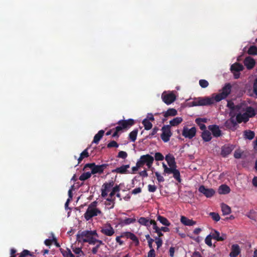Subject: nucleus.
<instances>
[{
  "label": "nucleus",
  "instance_id": "423d86ee",
  "mask_svg": "<svg viewBox=\"0 0 257 257\" xmlns=\"http://www.w3.org/2000/svg\"><path fill=\"white\" fill-rule=\"evenodd\" d=\"M231 90V86L230 83L226 84L222 89V92L216 94L214 97L216 102H219L225 99L230 93Z\"/></svg>",
  "mask_w": 257,
  "mask_h": 257
},
{
  "label": "nucleus",
  "instance_id": "5fc2aeb1",
  "mask_svg": "<svg viewBox=\"0 0 257 257\" xmlns=\"http://www.w3.org/2000/svg\"><path fill=\"white\" fill-rule=\"evenodd\" d=\"M177 167H170L169 168L166 167L165 168V170H164V173L165 174H172L175 169Z\"/></svg>",
  "mask_w": 257,
  "mask_h": 257
},
{
  "label": "nucleus",
  "instance_id": "412c9836",
  "mask_svg": "<svg viewBox=\"0 0 257 257\" xmlns=\"http://www.w3.org/2000/svg\"><path fill=\"white\" fill-rule=\"evenodd\" d=\"M130 168V165H125L120 166V167H117L116 169L112 170V173H116L118 174H126L127 173V170Z\"/></svg>",
  "mask_w": 257,
  "mask_h": 257
},
{
  "label": "nucleus",
  "instance_id": "a211bd4d",
  "mask_svg": "<svg viewBox=\"0 0 257 257\" xmlns=\"http://www.w3.org/2000/svg\"><path fill=\"white\" fill-rule=\"evenodd\" d=\"M101 232L107 236H112L114 233V230L110 224L102 228Z\"/></svg>",
  "mask_w": 257,
  "mask_h": 257
},
{
  "label": "nucleus",
  "instance_id": "0e129e2a",
  "mask_svg": "<svg viewBox=\"0 0 257 257\" xmlns=\"http://www.w3.org/2000/svg\"><path fill=\"white\" fill-rule=\"evenodd\" d=\"M255 212L253 210H251L247 215V216L251 219H255Z\"/></svg>",
  "mask_w": 257,
  "mask_h": 257
},
{
  "label": "nucleus",
  "instance_id": "2eb2a0df",
  "mask_svg": "<svg viewBox=\"0 0 257 257\" xmlns=\"http://www.w3.org/2000/svg\"><path fill=\"white\" fill-rule=\"evenodd\" d=\"M208 129L210 131L213 137L218 138L222 135L221 131L219 126L216 124L210 125L208 126Z\"/></svg>",
  "mask_w": 257,
  "mask_h": 257
},
{
  "label": "nucleus",
  "instance_id": "864d4df0",
  "mask_svg": "<svg viewBox=\"0 0 257 257\" xmlns=\"http://www.w3.org/2000/svg\"><path fill=\"white\" fill-rule=\"evenodd\" d=\"M118 147V144L115 141H110L107 145V147L108 148H117Z\"/></svg>",
  "mask_w": 257,
  "mask_h": 257
},
{
  "label": "nucleus",
  "instance_id": "ddd939ff",
  "mask_svg": "<svg viewBox=\"0 0 257 257\" xmlns=\"http://www.w3.org/2000/svg\"><path fill=\"white\" fill-rule=\"evenodd\" d=\"M162 98L166 104H170L176 100V97L173 93L168 94H164L163 93L162 95Z\"/></svg>",
  "mask_w": 257,
  "mask_h": 257
},
{
  "label": "nucleus",
  "instance_id": "774afa93",
  "mask_svg": "<svg viewBox=\"0 0 257 257\" xmlns=\"http://www.w3.org/2000/svg\"><path fill=\"white\" fill-rule=\"evenodd\" d=\"M191 257H202V256L199 251H195L193 253Z\"/></svg>",
  "mask_w": 257,
  "mask_h": 257
},
{
  "label": "nucleus",
  "instance_id": "aec40b11",
  "mask_svg": "<svg viewBox=\"0 0 257 257\" xmlns=\"http://www.w3.org/2000/svg\"><path fill=\"white\" fill-rule=\"evenodd\" d=\"M180 221L183 224L186 226H191L196 224V222L195 221H194L192 219H190L184 216H181Z\"/></svg>",
  "mask_w": 257,
  "mask_h": 257
},
{
  "label": "nucleus",
  "instance_id": "f03ea898",
  "mask_svg": "<svg viewBox=\"0 0 257 257\" xmlns=\"http://www.w3.org/2000/svg\"><path fill=\"white\" fill-rule=\"evenodd\" d=\"M126 238L131 239L136 246H138L140 244V241L138 237L134 233L130 231H125L121 233L120 236H118L116 237L115 240L119 245H121L123 244L124 242L120 239V238Z\"/></svg>",
  "mask_w": 257,
  "mask_h": 257
},
{
  "label": "nucleus",
  "instance_id": "6e6d98bb",
  "mask_svg": "<svg viewBox=\"0 0 257 257\" xmlns=\"http://www.w3.org/2000/svg\"><path fill=\"white\" fill-rule=\"evenodd\" d=\"M155 242L157 245V248H160L163 244L162 239L159 237H155Z\"/></svg>",
  "mask_w": 257,
  "mask_h": 257
},
{
  "label": "nucleus",
  "instance_id": "f8f14e48",
  "mask_svg": "<svg viewBox=\"0 0 257 257\" xmlns=\"http://www.w3.org/2000/svg\"><path fill=\"white\" fill-rule=\"evenodd\" d=\"M198 191L207 198H210L215 194V191L212 188H206L204 185H201Z\"/></svg>",
  "mask_w": 257,
  "mask_h": 257
},
{
  "label": "nucleus",
  "instance_id": "4c0bfd02",
  "mask_svg": "<svg viewBox=\"0 0 257 257\" xmlns=\"http://www.w3.org/2000/svg\"><path fill=\"white\" fill-rule=\"evenodd\" d=\"M60 250L64 257H75L74 255L69 248H67L66 250L60 248Z\"/></svg>",
  "mask_w": 257,
  "mask_h": 257
},
{
  "label": "nucleus",
  "instance_id": "9d476101",
  "mask_svg": "<svg viewBox=\"0 0 257 257\" xmlns=\"http://www.w3.org/2000/svg\"><path fill=\"white\" fill-rule=\"evenodd\" d=\"M196 134V128L195 127H192L188 128L187 126H184L182 131V135L185 138L192 139L194 138Z\"/></svg>",
  "mask_w": 257,
  "mask_h": 257
},
{
  "label": "nucleus",
  "instance_id": "13d9d810",
  "mask_svg": "<svg viewBox=\"0 0 257 257\" xmlns=\"http://www.w3.org/2000/svg\"><path fill=\"white\" fill-rule=\"evenodd\" d=\"M155 175L157 177V180L159 182H163L165 181L164 177L161 176L158 172L155 173Z\"/></svg>",
  "mask_w": 257,
  "mask_h": 257
},
{
  "label": "nucleus",
  "instance_id": "473e14b6",
  "mask_svg": "<svg viewBox=\"0 0 257 257\" xmlns=\"http://www.w3.org/2000/svg\"><path fill=\"white\" fill-rule=\"evenodd\" d=\"M183 121V119L181 117H176L170 121V125L171 126H177Z\"/></svg>",
  "mask_w": 257,
  "mask_h": 257
},
{
  "label": "nucleus",
  "instance_id": "de8ad7c7",
  "mask_svg": "<svg viewBox=\"0 0 257 257\" xmlns=\"http://www.w3.org/2000/svg\"><path fill=\"white\" fill-rule=\"evenodd\" d=\"M210 216L212 217L213 220L217 222L220 220V216L217 213L215 212H210L209 213Z\"/></svg>",
  "mask_w": 257,
  "mask_h": 257
},
{
  "label": "nucleus",
  "instance_id": "a878e982",
  "mask_svg": "<svg viewBox=\"0 0 257 257\" xmlns=\"http://www.w3.org/2000/svg\"><path fill=\"white\" fill-rule=\"evenodd\" d=\"M201 137L204 142H209L212 139L211 133L207 130H204L202 132Z\"/></svg>",
  "mask_w": 257,
  "mask_h": 257
},
{
  "label": "nucleus",
  "instance_id": "9b49d317",
  "mask_svg": "<svg viewBox=\"0 0 257 257\" xmlns=\"http://www.w3.org/2000/svg\"><path fill=\"white\" fill-rule=\"evenodd\" d=\"M114 184V182L111 180L109 182H105L103 184L101 189V196L102 197H105L107 196L108 192L113 187Z\"/></svg>",
  "mask_w": 257,
  "mask_h": 257
},
{
  "label": "nucleus",
  "instance_id": "b1692460",
  "mask_svg": "<svg viewBox=\"0 0 257 257\" xmlns=\"http://www.w3.org/2000/svg\"><path fill=\"white\" fill-rule=\"evenodd\" d=\"M236 119L238 123H241L242 121L244 122H246L248 121L249 118L246 114L243 113H238L236 115Z\"/></svg>",
  "mask_w": 257,
  "mask_h": 257
},
{
  "label": "nucleus",
  "instance_id": "bf43d9fd",
  "mask_svg": "<svg viewBox=\"0 0 257 257\" xmlns=\"http://www.w3.org/2000/svg\"><path fill=\"white\" fill-rule=\"evenodd\" d=\"M127 156V154L124 151H120L117 157L125 159Z\"/></svg>",
  "mask_w": 257,
  "mask_h": 257
},
{
  "label": "nucleus",
  "instance_id": "58836bf2",
  "mask_svg": "<svg viewBox=\"0 0 257 257\" xmlns=\"http://www.w3.org/2000/svg\"><path fill=\"white\" fill-rule=\"evenodd\" d=\"M115 204V198H108L105 202L106 206H107L109 209H112L114 207Z\"/></svg>",
  "mask_w": 257,
  "mask_h": 257
},
{
  "label": "nucleus",
  "instance_id": "ea45409f",
  "mask_svg": "<svg viewBox=\"0 0 257 257\" xmlns=\"http://www.w3.org/2000/svg\"><path fill=\"white\" fill-rule=\"evenodd\" d=\"M138 133V129H135L131 132L129 134V138L132 142H134L136 140L137 135Z\"/></svg>",
  "mask_w": 257,
  "mask_h": 257
},
{
  "label": "nucleus",
  "instance_id": "7c9ffc66",
  "mask_svg": "<svg viewBox=\"0 0 257 257\" xmlns=\"http://www.w3.org/2000/svg\"><path fill=\"white\" fill-rule=\"evenodd\" d=\"M203 122H206L205 118H197L195 119V122L199 125L200 129L203 131L206 130V127Z\"/></svg>",
  "mask_w": 257,
  "mask_h": 257
},
{
  "label": "nucleus",
  "instance_id": "dca6fc26",
  "mask_svg": "<svg viewBox=\"0 0 257 257\" xmlns=\"http://www.w3.org/2000/svg\"><path fill=\"white\" fill-rule=\"evenodd\" d=\"M241 252V249L239 245L233 244L231 245V251L229 253L230 257H236Z\"/></svg>",
  "mask_w": 257,
  "mask_h": 257
},
{
  "label": "nucleus",
  "instance_id": "4be33fe9",
  "mask_svg": "<svg viewBox=\"0 0 257 257\" xmlns=\"http://www.w3.org/2000/svg\"><path fill=\"white\" fill-rule=\"evenodd\" d=\"M232 150L233 148L232 146H224L221 148V155L223 157H226L231 153Z\"/></svg>",
  "mask_w": 257,
  "mask_h": 257
},
{
  "label": "nucleus",
  "instance_id": "72a5a7b5",
  "mask_svg": "<svg viewBox=\"0 0 257 257\" xmlns=\"http://www.w3.org/2000/svg\"><path fill=\"white\" fill-rule=\"evenodd\" d=\"M177 114V111L175 108H169L164 112V116L167 117L168 116H173Z\"/></svg>",
  "mask_w": 257,
  "mask_h": 257
},
{
  "label": "nucleus",
  "instance_id": "39448f33",
  "mask_svg": "<svg viewBox=\"0 0 257 257\" xmlns=\"http://www.w3.org/2000/svg\"><path fill=\"white\" fill-rule=\"evenodd\" d=\"M108 166L107 164H103L100 165H96L94 163H88L85 165L84 168H89L91 169L92 174L103 173L104 170Z\"/></svg>",
  "mask_w": 257,
  "mask_h": 257
},
{
  "label": "nucleus",
  "instance_id": "cd10ccee",
  "mask_svg": "<svg viewBox=\"0 0 257 257\" xmlns=\"http://www.w3.org/2000/svg\"><path fill=\"white\" fill-rule=\"evenodd\" d=\"M136 221V219L135 217L133 218H124V219H121L120 220V224L123 225H127L130 224L131 223H135Z\"/></svg>",
  "mask_w": 257,
  "mask_h": 257
},
{
  "label": "nucleus",
  "instance_id": "20e7f679",
  "mask_svg": "<svg viewBox=\"0 0 257 257\" xmlns=\"http://www.w3.org/2000/svg\"><path fill=\"white\" fill-rule=\"evenodd\" d=\"M215 99L213 98L208 97H198L194 99V100L190 102V106H204L209 105L212 104L214 102Z\"/></svg>",
  "mask_w": 257,
  "mask_h": 257
},
{
  "label": "nucleus",
  "instance_id": "4d7b16f0",
  "mask_svg": "<svg viewBox=\"0 0 257 257\" xmlns=\"http://www.w3.org/2000/svg\"><path fill=\"white\" fill-rule=\"evenodd\" d=\"M163 155L160 153H156L155 155V159L157 161H162L164 160Z\"/></svg>",
  "mask_w": 257,
  "mask_h": 257
},
{
  "label": "nucleus",
  "instance_id": "1a4fd4ad",
  "mask_svg": "<svg viewBox=\"0 0 257 257\" xmlns=\"http://www.w3.org/2000/svg\"><path fill=\"white\" fill-rule=\"evenodd\" d=\"M101 214V211L98 208H91L88 207L85 213L84 214L85 219L86 220H89L93 217L97 216Z\"/></svg>",
  "mask_w": 257,
  "mask_h": 257
},
{
  "label": "nucleus",
  "instance_id": "603ef678",
  "mask_svg": "<svg viewBox=\"0 0 257 257\" xmlns=\"http://www.w3.org/2000/svg\"><path fill=\"white\" fill-rule=\"evenodd\" d=\"M212 238V237L211 234H209V235H207L205 239V243L210 247L212 246V241H211Z\"/></svg>",
  "mask_w": 257,
  "mask_h": 257
},
{
  "label": "nucleus",
  "instance_id": "f704fd0d",
  "mask_svg": "<svg viewBox=\"0 0 257 257\" xmlns=\"http://www.w3.org/2000/svg\"><path fill=\"white\" fill-rule=\"evenodd\" d=\"M88 149V147L80 154V157L78 159V164H80L83 159L89 157Z\"/></svg>",
  "mask_w": 257,
  "mask_h": 257
},
{
  "label": "nucleus",
  "instance_id": "c756f323",
  "mask_svg": "<svg viewBox=\"0 0 257 257\" xmlns=\"http://www.w3.org/2000/svg\"><path fill=\"white\" fill-rule=\"evenodd\" d=\"M255 133L254 132L250 130H245L243 132V138L245 139L251 140L254 138Z\"/></svg>",
  "mask_w": 257,
  "mask_h": 257
},
{
  "label": "nucleus",
  "instance_id": "6ab92c4d",
  "mask_svg": "<svg viewBox=\"0 0 257 257\" xmlns=\"http://www.w3.org/2000/svg\"><path fill=\"white\" fill-rule=\"evenodd\" d=\"M211 235L212 238L218 241H223L226 239V235L225 234L223 233L220 236V233L216 230H213V232L212 233Z\"/></svg>",
  "mask_w": 257,
  "mask_h": 257
},
{
  "label": "nucleus",
  "instance_id": "7ed1b4c3",
  "mask_svg": "<svg viewBox=\"0 0 257 257\" xmlns=\"http://www.w3.org/2000/svg\"><path fill=\"white\" fill-rule=\"evenodd\" d=\"M117 124L118 125L113 128V130L119 133L123 132L124 130H127L131 126H133L135 124V121L132 118L126 120H120L117 122Z\"/></svg>",
  "mask_w": 257,
  "mask_h": 257
},
{
  "label": "nucleus",
  "instance_id": "3c124183",
  "mask_svg": "<svg viewBox=\"0 0 257 257\" xmlns=\"http://www.w3.org/2000/svg\"><path fill=\"white\" fill-rule=\"evenodd\" d=\"M199 85L202 88H206L208 85L209 83L208 81L205 79H201L199 80Z\"/></svg>",
  "mask_w": 257,
  "mask_h": 257
},
{
  "label": "nucleus",
  "instance_id": "49530a36",
  "mask_svg": "<svg viewBox=\"0 0 257 257\" xmlns=\"http://www.w3.org/2000/svg\"><path fill=\"white\" fill-rule=\"evenodd\" d=\"M153 228L155 230V232L157 233L158 236L160 238L163 236V234L162 233V231L160 229V228L157 226V223L153 225Z\"/></svg>",
  "mask_w": 257,
  "mask_h": 257
},
{
  "label": "nucleus",
  "instance_id": "338daca9",
  "mask_svg": "<svg viewBox=\"0 0 257 257\" xmlns=\"http://www.w3.org/2000/svg\"><path fill=\"white\" fill-rule=\"evenodd\" d=\"M155 251L154 249H151L148 253V257H155Z\"/></svg>",
  "mask_w": 257,
  "mask_h": 257
},
{
  "label": "nucleus",
  "instance_id": "4468645a",
  "mask_svg": "<svg viewBox=\"0 0 257 257\" xmlns=\"http://www.w3.org/2000/svg\"><path fill=\"white\" fill-rule=\"evenodd\" d=\"M138 222L142 225L150 227L151 225H154L156 222L154 220H150L148 218L141 217L138 220Z\"/></svg>",
  "mask_w": 257,
  "mask_h": 257
},
{
  "label": "nucleus",
  "instance_id": "69168bd1",
  "mask_svg": "<svg viewBox=\"0 0 257 257\" xmlns=\"http://www.w3.org/2000/svg\"><path fill=\"white\" fill-rule=\"evenodd\" d=\"M97 239L96 238L95 236H93L92 239H91L89 241H88V243L89 244L94 245L95 243L97 242Z\"/></svg>",
  "mask_w": 257,
  "mask_h": 257
},
{
  "label": "nucleus",
  "instance_id": "8fccbe9b",
  "mask_svg": "<svg viewBox=\"0 0 257 257\" xmlns=\"http://www.w3.org/2000/svg\"><path fill=\"white\" fill-rule=\"evenodd\" d=\"M159 130V129L158 127H154L152 130V133L150 134L148 136H147L146 138L148 139H152L153 137L157 134Z\"/></svg>",
  "mask_w": 257,
  "mask_h": 257
},
{
  "label": "nucleus",
  "instance_id": "bb28decb",
  "mask_svg": "<svg viewBox=\"0 0 257 257\" xmlns=\"http://www.w3.org/2000/svg\"><path fill=\"white\" fill-rule=\"evenodd\" d=\"M104 134V131L102 130H100L94 136L92 143L98 144L100 140L102 139Z\"/></svg>",
  "mask_w": 257,
  "mask_h": 257
},
{
  "label": "nucleus",
  "instance_id": "c9c22d12",
  "mask_svg": "<svg viewBox=\"0 0 257 257\" xmlns=\"http://www.w3.org/2000/svg\"><path fill=\"white\" fill-rule=\"evenodd\" d=\"M221 207L223 215H227L231 212V208L228 205L222 203Z\"/></svg>",
  "mask_w": 257,
  "mask_h": 257
},
{
  "label": "nucleus",
  "instance_id": "79ce46f5",
  "mask_svg": "<svg viewBox=\"0 0 257 257\" xmlns=\"http://www.w3.org/2000/svg\"><path fill=\"white\" fill-rule=\"evenodd\" d=\"M91 175H92V174L91 173V172H85V173H82L80 176L79 179L81 181H85V180L89 179L91 177Z\"/></svg>",
  "mask_w": 257,
  "mask_h": 257
},
{
  "label": "nucleus",
  "instance_id": "a18cd8bd",
  "mask_svg": "<svg viewBox=\"0 0 257 257\" xmlns=\"http://www.w3.org/2000/svg\"><path fill=\"white\" fill-rule=\"evenodd\" d=\"M247 53L248 54L252 55L257 54V47L255 46H251L249 48Z\"/></svg>",
  "mask_w": 257,
  "mask_h": 257
},
{
  "label": "nucleus",
  "instance_id": "f257e3e1",
  "mask_svg": "<svg viewBox=\"0 0 257 257\" xmlns=\"http://www.w3.org/2000/svg\"><path fill=\"white\" fill-rule=\"evenodd\" d=\"M93 236L98 237L96 230L79 231L76 234V240L78 242H87Z\"/></svg>",
  "mask_w": 257,
  "mask_h": 257
},
{
  "label": "nucleus",
  "instance_id": "5701e85b",
  "mask_svg": "<svg viewBox=\"0 0 257 257\" xmlns=\"http://www.w3.org/2000/svg\"><path fill=\"white\" fill-rule=\"evenodd\" d=\"M243 69V66L241 64L237 62L233 64L230 67V71L232 72H239L240 71H242Z\"/></svg>",
  "mask_w": 257,
  "mask_h": 257
},
{
  "label": "nucleus",
  "instance_id": "393cba45",
  "mask_svg": "<svg viewBox=\"0 0 257 257\" xmlns=\"http://www.w3.org/2000/svg\"><path fill=\"white\" fill-rule=\"evenodd\" d=\"M165 160L169 167H177L175 158L172 155L168 154L166 156Z\"/></svg>",
  "mask_w": 257,
  "mask_h": 257
},
{
  "label": "nucleus",
  "instance_id": "e433bc0d",
  "mask_svg": "<svg viewBox=\"0 0 257 257\" xmlns=\"http://www.w3.org/2000/svg\"><path fill=\"white\" fill-rule=\"evenodd\" d=\"M244 113L247 114L249 118L255 115L254 108L251 106H247L245 109V112Z\"/></svg>",
  "mask_w": 257,
  "mask_h": 257
},
{
  "label": "nucleus",
  "instance_id": "0eeeda50",
  "mask_svg": "<svg viewBox=\"0 0 257 257\" xmlns=\"http://www.w3.org/2000/svg\"><path fill=\"white\" fill-rule=\"evenodd\" d=\"M162 132L161 135V138L162 141L167 143L170 141L171 137L172 136V133L171 130V126L169 124L164 125L161 128Z\"/></svg>",
  "mask_w": 257,
  "mask_h": 257
},
{
  "label": "nucleus",
  "instance_id": "c03bdc74",
  "mask_svg": "<svg viewBox=\"0 0 257 257\" xmlns=\"http://www.w3.org/2000/svg\"><path fill=\"white\" fill-rule=\"evenodd\" d=\"M17 255H19V257H27L28 256H33V254L29 250L24 249L20 253L17 254Z\"/></svg>",
  "mask_w": 257,
  "mask_h": 257
},
{
  "label": "nucleus",
  "instance_id": "e2e57ef3",
  "mask_svg": "<svg viewBox=\"0 0 257 257\" xmlns=\"http://www.w3.org/2000/svg\"><path fill=\"white\" fill-rule=\"evenodd\" d=\"M157 190V187L155 185H149L148 190L150 192H155Z\"/></svg>",
  "mask_w": 257,
  "mask_h": 257
},
{
  "label": "nucleus",
  "instance_id": "2f4dec72",
  "mask_svg": "<svg viewBox=\"0 0 257 257\" xmlns=\"http://www.w3.org/2000/svg\"><path fill=\"white\" fill-rule=\"evenodd\" d=\"M157 220L159 221L161 224L163 225L169 226L171 225V223L168 220V219L164 216L161 215H158L157 218Z\"/></svg>",
  "mask_w": 257,
  "mask_h": 257
},
{
  "label": "nucleus",
  "instance_id": "052dcab7",
  "mask_svg": "<svg viewBox=\"0 0 257 257\" xmlns=\"http://www.w3.org/2000/svg\"><path fill=\"white\" fill-rule=\"evenodd\" d=\"M253 91L257 97V78L255 79L253 84Z\"/></svg>",
  "mask_w": 257,
  "mask_h": 257
},
{
  "label": "nucleus",
  "instance_id": "680f3d73",
  "mask_svg": "<svg viewBox=\"0 0 257 257\" xmlns=\"http://www.w3.org/2000/svg\"><path fill=\"white\" fill-rule=\"evenodd\" d=\"M141 167H142L141 165L140 164V163L138 162V161H137V162L136 163V166L132 167V171H133V173H135Z\"/></svg>",
  "mask_w": 257,
  "mask_h": 257
},
{
  "label": "nucleus",
  "instance_id": "09e8293b",
  "mask_svg": "<svg viewBox=\"0 0 257 257\" xmlns=\"http://www.w3.org/2000/svg\"><path fill=\"white\" fill-rule=\"evenodd\" d=\"M243 153L240 149L236 150L234 153V157L235 159H240L241 158Z\"/></svg>",
  "mask_w": 257,
  "mask_h": 257
},
{
  "label": "nucleus",
  "instance_id": "6e6552de",
  "mask_svg": "<svg viewBox=\"0 0 257 257\" xmlns=\"http://www.w3.org/2000/svg\"><path fill=\"white\" fill-rule=\"evenodd\" d=\"M154 158L149 154L141 156L140 159L138 161L141 166H143L145 164L147 165L149 169L152 167Z\"/></svg>",
  "mask_w": 257,
  "mask_h": 257
},
{
  "label": "nucleus",
  "instance_id": "37998d69",
  "mask_svg": "<svg viewBox=\"0 0 257 257\" xmlns=\"http://www.w3.org/2000/svg\"><path fill=\"white\" fill-rule=\"evenodd\" d=\"M173 177L179 182L180 183L181 182V179L180 176V171L176 169H175L174 172H173Z\"/></svg>",
  "mask_w": 257,
  "mask_h": 257
},
{
  "label": "nucleus",
  "instance_id": "c85d7f7f",
  "mask_svg": "<svg viewBox=\"0 0 257 257\" xmlns=\"http://www.w3.org/2000/svg\"><path fill=\"white\" fill-rule=\"evenodd\" d=\"M230 188L226 185L223 184L221 185L218 189V193L220 194H226L230 192Z\"/></svg>",
  "mask_w": 257,
  "mask_h": 257
},
{
  "label": "nucleus",
  "instance_id": "f3484780",
  "mask_svg": "<svg viewBox=\"0 0 257 257\" xmlns=\"http://www.w3.org/2000/svg\"><path fill=\"white\" fill-rule=\"evenodd\" d=\"M243 63L247 69L249 70L252 69L255 64L254 59L249 56L245 58Z\"/></svg>",
  "mask_w": 257,
  "mask_h": 257
},
{
  "label": "nucleus",
  "instance_id": "a19ab883",
  "mask_svg": "<svg viewBox=\"0 0 257 257\" xmlns=\"http://www.w3.org/2000/svg\"><path fill=\"white\" fill-rule=\"evenodd\" d=\"M142 123L146 130H150L153 126L152 123L147 119H144L142 121Z\"/></svg>",
  "mask_w": 257,
  "mask_h": 257
}]
</instances>
